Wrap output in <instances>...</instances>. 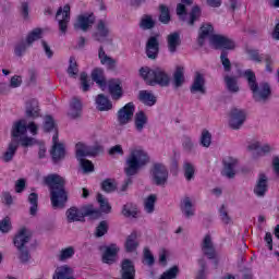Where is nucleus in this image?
I'll return each instance as SVG.
<instances>
[{"label":"nucleus","mask_w":279,"mask_h":279,"mask_svg":"<svg viewBox=\"0 0 279 279\" xmlns=\"http://www.w3.org/2000/svg\"><path fill=\"white\" fill-rule=\"evenodd\" d=\"M53 162H60L66 154L64 150V144H56L52 145V149L50 151Z\"/></svg>","instance_id":"36"},{"label":"nucleus","mask_w":279,"mask_h":279,"mask_svg":"<svg viewBox=\"0 0 279 279\" xmlns=\"http://www.w3.org/2000/svg\"><path fill=\"white\" fill-rule=\"evenodd\" d=\"M225 83H226L227 90L229 93H233V94L239 93V90H240L239 78L236 76L226 75Z\"/></svg>","instance_id":"37"},{"label":"nucleus","mask_w":279,"mask_h":279,"mask_svg":"<svg viewBox=\"0 0 279 279\" xmlns=\"http://www.w3.org/2000/svg\"><path fill=\"white\" fill-rule=\"evenodd\" d=\"M121 279H136V269L134 263L130 259H124L121 264Z\"/></svg>","instance_id":"21"},{"label":"nucleus","mask_w":279,"mask_h":279,"mask_svg":"<svg viewBox=\"0 0 279 279\" xmlns=\"http://www.w3.org/2000/svg\"><path fill=\"white\" fill-rule=\"evenodd\" d=\"M178 274H180V268L178 266H173L166 270L159 279H175L178 278Z\"/></svg>","instance_id":"54"},{"label":"nucleus","mask_w":279,"mask_h":279,"mask_svg":"<svg viewBox=\"0 0 279 279\" xmlns=\"http://www.w3.org/2000/svg\"><path fill=\"white\" fill-rule=\"evenodd\" d=\"M192 95L195 93H201V95H206V80L202 73L197 72L194 76L192 86L190 87Z\"/></svg>","instance_id":"20"},{"label":"nucleus","mask_w":279,"mask_h":279,"mask_svg":"<svg viewBox=\"0 0 279 279\" xmlns=\"http://www.w3.org/2000/svg\"><path fill=\"white\" fill-rule=\"evenodd\" d=\"M69 117L71 119H77L78 117H82V100L78 98H73L70 102V111Z\"/></svg>","instance_id":"31"},{"label":"nucleus","mask_w":279,"mask_h":279,"mask_svg":"<svg viewBox=\"0 0 279 279\" xmlns=\"http://www.w3.org/2000/svg\"><path fill=\"white\" fill-rule=\"evenodd\" d=\"M247 119V113L243 109L233 108L229 113V126L231 130H241Z\"/></svg>","instance_id":"10"},{"label":"nucleus","mask_w":279,"mask_h":279,"mask_svg":"<svg viewBox=\"0 0 279 279\" xmlns=\"http://www.w3.org/2000/svg\"><path fill=\"white\" fill-rule=\"evenodd\" d=\"M68 223H76L86 221V217L90 219H99L101 217V210L95 208L93 205H85L81 208L70 207L65 211Z\"/></svg>","instance_id":"4"},{"label":"nucleus","mask_w":279,"mask_h":279,"mask_svg":"<svg viewBox=\"0 0 279 279\" xmlns=\"http://www.w3.org/2000/svg\"><path fill=\"white\" fill-rule=\"evenodd\" d=\"M180 209L182 215H184L186 219H191V217H195V207L193 205V201L191 199V197L185 196L181 201Z\"/></svg>","instance_id":"25"},{"label":"nucleus","mask_w":279,"mask_h":279,"mask_svg":"<svg viewBox=\"0 0 279 279\" xmlns=\"http://www.w3.org/2000/svg\"><path fill=\"white\" fill-rule=\"evenodd\" d=\"M140 75L147 82L148 86H156L158 84L159 86H169V83L171 82V78L169 77V74L165 71L162 68H142L140 70Z\"/></svg>","instance_id":"5"},{"label":"nucleus","mask_w":279,"mask_h":279,"mask_svg":"<svg viewBox=\"0 0 279 279\" xmlns=\"http://www.w3.org/2000/svg\"><path fill=\"white\" fill-rule=\"evenodd\" d=\"M105 234H108V221L102 220L96 227L95 236L97 239H101V236H104Z\"/></svg>","instance_id":"53"},{"label":"nucleus","mask_w":279,"mask_h":279,"mask_svg":"<svg viewBox=\"0 0 279 279\" xmlns=\"http://www.w3.org/2000/svg\"><path fill=\"white\" fill-rule=\"evenodd\" d=\"M144 263L145 265H148V267L154 266V263H156V259L154 258V255L151 254V251L149 248H144Z\"/></svg>","instance_id":"63"},{"label":"nucleus","mask_w":279,"mask_h":279,"mask_svg":"<svg viewBox=\"0 0 279 279\" xmlns=\"http://www.w3.org/2000/svg\"><path fill=\"white\" fill-rule=\"evenodd\" d=\"M154 184L157 186H165L169 180V170L163 163H155L150 170Z\"/></svg>","instance_id":"8"},{"label":"nucleus","mask_w":279,"mask_h":279,"mask_svg":"<svg viewBox=\"0 0 279 279\" xmlns=\"http://www.w3.org/2000/svg\"><path fill=\"white\" fill-rule=\"evenodd\" d=\"M40 38H43V29L35 28L26 37L27 45L32 46V44L36 43V40H40Z\"/></svg>","instance_id":"47"},{"label":"nucleus","mask_w":279,"mask_h":279,"mask_svg":"<svg viewBox=\"0 0 279 279\" xmlns=\"http://www.w3.org/2000/svg\"><path fill=\"white\" fill-rule=\"evenodd\" d=\"M210 45L214 46V49H222V51L232 50V49H234V47H236V44L234 43V40H232L223 35L211 36Z\"/></svg>","instance_id":"12"},{"label":"nucleus","mask_w":279,"mask_h":279,"mask_svg":"<svg viewBox=\"0 0 279 279\" xmlns=\"http://www.w3.org/2000/svg\"><path fill=\"white\" fill-rule=\"evenodd\" d=\"M17 150H19V141L11 140V142L8 144L7 149L2 151L0 160H2V162H12V160H14V156H16Z\"/></svg>","instance_id":"19"},{"label":"nucleus","mask_w":279,"mask_h":279,"mask_svg":"<svg viewBox=\"0 0 279 279\" xmlns=\"http://www.w3.org/2000/svg\"><path fill=\"white\" fill-rule=\"evenodd\" d=\"M173 80H174L175 88H180V86L184 84V68L178 66L175 69V72L173 74Z\"/></svg>","instance_id":"46"},{"label":"nucleus","mask_w":279,"mask_h":279,"mask_svg":"<svg viewBox=\"0 0 279 279\" xmlns=\"http://www.w3.org/2000/svg\"><path fill=\"white\" fill-rule=\"evenodd\" d=\"M96 32L94 34L95 40L104 43L110 36V23L106 20H98L96 23Z\"/></svg>","instance_id":"16"},{"label":"nucleus","mask_w":279,"mask_h":279,"mask_svg":"<svg viewBox=\"0 0 279 279\" xmlns=\"http://www.w3.org/2000/svg\"><path fill=\"white\" fill-rule=\"evenodd\" d=\"M244 77L247 80L248 87L253 93V99L256 104H267L271 99V85L267 82L257 83L256 74L252 70L244 72Z\"/></svg>","instance_id":"3"},{"label":"nucleus","mask_w":279,"mask_h":279,"mask_svg":"<svg viewBox=\"0 0 279 279\" xmlns=\"http://www.w3.org/2000/svg\"><path fill=\"white\" fill-rule=\"evenodd\" d=\"M97 202H98V204H99V206H100V210H101L102 213L108 214V213H110V210H112V207H111L110 204L108 203V199H106V197H104V195L98 194V195H97Z\"/></svg>","instance_id":"56"},{"label":"nucleus","mask_w":279,"mask_h":279,"mask_svg":"<svg viewBox=\"0 0 279 279\" xmlns=\"http://www.w3.org/2000/svg\"><path fill=\"white\" fill-rule=\"evenodd\" d=\"M96 108L100 112H106L108 110H112V102L104 94H99L96 97Z\"/></svg>","instance_id":"29"},{"label":"nucleus","mask_w":279,"mask_h":279,"mask_svg":"<svg viewBox=\"0 0 279 279\" xmlns=\"http://www.w3.org/2000/svg\"><path fill=\"white\" fill-rule=\"evenodd\" d=\"M28 203L31 204L29 215L36 217V214L38 213V194L31 193L28 195Z\"/></svg>","instance_id":"45"},{"label":"nucleus","mask_w":279,"mask_h":279,"mask_svg":"<svg viewBox=\"0 0 279 279\" xmlns=\"http://www.w3.org/2000/svg\"><path fill=\"white\" fill-rule=\"evenodd\" d=\"M76 158L77 160H83L86 156H93L95 153L90 149V146L85 145L84 143H77L75 146Z\"/></svg>","instance_id":"34"},{"label":"nucleus","mask_w":279,"mask_h":279,"mask_svg":"<svg viewBox=\"0 0 279 279\" xmlns=\"http://www.w3.org/2000/svg\"><path fill=\"white\" fill-rule=\"evenodd\" d=\"M210 143H213V135L208 130H204L201 135V145L203 147H210Z\"/></svg>","instance_id":"58"},{"label":"nucleus","mask_w":279,"mask_h":279,"mask_svg":"<svg viewBox=\"0 0 279 279\" xmlns=\"http://www.w3.org/2000/svg\"><path fill=\"white\" fill-rule=\"evenodd\" d=\"M101 189L105 193H112V191H117V184H114V180L106 179L101 183Z\"/></svg>","instance_id":"57"},{"label":"nucleus","mask_w":279,"mask_h":279,"mask_svg":"<svg viewBox=\"0 0 279 279\" xmlns=\"http://www.w3.org/2000/svg\"><path fill=\"white\" fill-rule=\"evenodd\" d=\"M246 53L250 57V60H252L253 62L260 63L265 61L266 71L268 73H271L274 71V68H271L274 65V59L271 58V54H265V53L260 54L258 50H254V49H248Z\"/></svg>","instance_id":"11"},{"label":"nucleus","mask_w":279,"mask_h":279,"mask_svg":"<svg viewBox=\"0 0 279 279\" xmlns=\"http://www.w3.org/2000/svg\"><path fill=\"white\" fill-rule=\"evenodd\" d=\"M167 43H168V50L170 51V53H175V51H178V48L182 43L180 40V33H172L168 35Z\"/></svg>","instance_id":"32"},{"label":"nucleus","mask_w":279,"mask_h":279,"mask_svg":"<svg viewBox=\"0 0 279 279\" xmlns=\"http://www.w3.org/2000/svg\"><path fill=\"white\" fill-rule=\"evenodd\" d=\"M27 47H31L27 45V41L26 40H22L20 43L16 44L15 46V56H23V53H25L27 51Z\"/></svg>","instance_id":"62"},{"label":"nucleus","mask_w":279,"mask_h":279,"mask_svg":"<svg viewBox=\"0 0 279 279\" xmlns=\"http://www.w3.org/2000/svg\"><path fill=\"white\" fill-rule=\"evenodd\" d=\"M118 253L119 248L114 244L107 246L105 253L102 254V263H106L107 265H112V263L117 260Z\"/></svg>","instance_id":"28"},{"label":"nucleus","mask_w":279,"mask_h":279,"mask_svg":"<svg viewBox=\"0 0 279 279\" xmlns=\"http://www.w3.org/2000/svg\"><path fill=\"white\" fill-rule=\"evenodd\" d=\"M53 279H75V277H73V268L69 265L57 267Z\"/></svg>","instance_id":"27"},{"label":"nucleus","mask_w":279,"mask_h":279,"mask_svg":"<svg viewBox=\"0 0 279 279\" xmlns=\"http://www.w3.org/2000/svg\"><path fill=\"white\" fill-rule=\"evenodd\" d=\"M56 19L59 24L60 34H66L69 23L71 22V5L65 4L63 8L60 7L57 11Z\"/></svg>","instance_id":"9"},{"label":"nucleus","mask_w":279,"mask_h":279,"mask_svg":"<svg viewBox=\"0 0 279 279\" xmlns=\"http://www.w3.org/2000/svg\"><path fill=\"white\" fill-rule=\"evenodd\" d=\"M137 213L136 205L132 203H126L122 208V215L128 218H136Z\"/></svg>","instance_id":"44"},{"label":"nucleus","mask_w":279,"mask_h":279,"mask_svg":"<svg viewBox=\"0 0 279 279\" xmlns=\"http://www.w3.org/2000/svg\"><path fill=\"white\" fill-rule=\"evenodd\" d=\"M138 99L145 106H155L156 105V96L147 90H141L138 94Z\"/></svg>","instance_id":"41"},{"label":"nucleus","mask_w":279,"mask_h":279,"mask_svg":"<svg viewBox=\"0 0 279 279\" xmlns=\"http://www.w3.org/2000/svg\"><path fill=\"white\" fill-rule=\"evenodd\" d=\"M160 10V15H159V21L160 23H163V25H167L169 21H171V15L169 14V8L167 5L161 4L159 7Z\"/></svg>","instance_id":"52"},{"label":"nucleus","mask_w":279,"mask_h":279,"mask_svg":"<svg viewBox=\"0 0 279 279\" xmlns=\"http://www.w3.org/2000/svg\"><path fill=\"white\" fill-rule=\"evenodd\" d=\"M267 191H269V178H267L265 173H259L253 193L257 197H265Z\"/></svg>","instance_id":"17"},{"label":"nucleus","mask_w":279,"mask_h":279,"mask_svg":"<svg viewBox=\"0 0 279 279\" xmlns=\"http://www.w3.org/2000/svg\"><path fill=\"white\" fill-rule=\"evenodd\" d=\"M202 252L204 256H207L209 260H216L215 265L219 263V256L217 255V250H215V244L213 243V238L209 234L205 235L202 243Z\"/></svg>","instance_id":"13"},{"label":"nucleus","mask_w":279,"mask_h":279,"mask_svg":"<svg viewBox=\"0 0 279 279\" xmlns=\"http://www.w3.org/2000/svg\"><path fill=\"white\" fill-rule=\"evenodd\" d=\"M80 80L83 93H88V90H90V84H88V74L85 72L81 73Z\"/></svg>","instance_id":"64"},{"label":"nucleus","mask_w":279,"mask_h":279,"mask_svg":"<svg viewBox=\"0 0 279 279\" xmlns=\"http://www.w3.org/2000/svg\"><path fill=\"white\" fill-rule=\"evenodd\" d=\"M75 256V247L69 246L60 251L59 260L64 262Z\"/></svg>","instance_id":"51"},{"label":"nucleus","mask_w":279,"mask_h":279,"mask_svg":"<svg viewBox=\"0 0 279 279\" xmlns=\"http://www.w3.org/2000/svg\"><path fill=\"white\" fill-rule=\"evenodd\" d=\"M183 173L187 182L195 180V165L189 160L183 161Z\"/></svg>","instance_id":"40"},{"label":"nucleus","mask_w":279,"mask_h":279,"mask_svg":"<svg viewBox=\"0 0 279 279\" xmlns=\"http://www.w3.org/2000/svg\"><path fill=\"white\" fill-rule=\"evenodd\" d=\"M236 167V160L235 159H228L223 161V170L222 175L226 178L232 179L234 175H236V171L234 170Z\"/></svg>","instance_id":"30"},{"label":"nucleus","mask_w":279,"mask_h":279,"mask_svg":"<svg viewBox=\"0 0 279 279\" xmlns=\"http://www.w3.org/2000/svg\"><path fill=\"white\" fill-rule=\"evenodd\" d=\"M160 51V44L158 43V38L150 37L146 44V56L150 60H156L158 58V53Z\"/></svg>","instance_id":"24"},{"label":"nucleus","mask_w":279,"mask_h":279,"mask_svg":"<svg viewBox=\"0 0 279 279\" xmlns=\"http://www.w3.org/2000/svg\"><path fill=\"white\" fill-rule=\"evenodd\" d=\"M78 162L84 173H93V171H95V166L93 165V161L88 159H80Z\"/></svg>","instance_id":"59"},{"label":"nucleus","mask_w":279,"mask_h":279,"mask_svg":"<svg viewBox=\"0 0 279 279\" xmlns=\"http://www.w3.org/2000/svg\"><path fill=\"white\" fill-rule=\"evenodd\" d=\"M195 147H197V145L195 144V142H193V140L191 137L185 136L183 138V149H184V151H186L187 154H194Z\"/></svg>","instance_id":"55"},{"label":"nucleus","mask_w":279,"mask_h":279,"mask_svg":"<svg viewBox=\"0 0 279 279\" xmlns=\"http://www.w3.org/2000/svg\"><path fill=\"white\" fill-rule=\"evenodd\" d=\"M124 247H125L126 252H136V250L138 247V235L136 234V232H132L126 238Z\"/></svg>","instance_id":"38"},{"label":"nucleus","mask_w":279,"mask_h":279,"mask_svg":"<svg viewBox=\"0 0 279 279\" xmlns=\"http://www.w3.org/2000/svg\"><path fill=\"white\" fill-rule=\"evenodd\" d=\"M109 93L116 101L123 97V87H121V81L119 78H112L108 82Z\"/></svg>","instance_id":"22"},{"label":"nucleus","mask_w":279,"mask_h":279,"mask_svg":"<svg viewBox=\"0 0 279 279\" xmlns=\"http://www.w3.org/2000/svg\"><path fill=\"white\" fill-rule=\"evenodd\" d=\"M134 125L136 132L141 133L143 130H145V126L147 125V114H145L144 111H138L135 113Z\"/></svg>","instance_id":"35"},{"label":"nucleus","mask_w":279,"mask_h":279,"mask_svg":"<svg viewBox=\"0 0 279 279\" xmlns=\"http://www.w3.org/2000/svg\"><path fill=\"white\" fill-rule=\"evenodd\" d=\"M156 26V22L151 19L150 15H144L140 23V28L147 31V29H154Z\"/></svg>","instance_id":"48"},{"label":"nucleus","mask_w":279,"mask_h":279,"mask_svg":"<svg viewBox=\"0 0 279 279\" xmlns=\"http://www.w3.org/2000/svg\"><path fill=\"white\" fill-rule=\"evenodd\" d=\"M248 151H253V156H265L271 151V146L269 144L262 145L258 141H253L247 146Z\"/></svg>","instance_id":"23"},{"label":"nucleus","mask_w":279,"mask_h":279,"mask_svg":"<svg viewBox=\"0 0 279 279\" xmlns=\"http://www.w3.org/2000/svg\"><path fill=\"white\" fill-rule=\"evenodd\" d=\"M158 197L156 194H150L145 201H144V210L148 214L151 215L156 208V201Z\"/></svg>","instance_id":"43"},{"label":"nucleus","mask_w":279,"mask_h":279,"mask_svg":"<svg viewBox=\"0 0 279 279\" xmlns=\"http://www.w3.org/2000/svg\"><path fill=\"white\" fill-rule=\"evenodd\" d=\"M95 24V15L92 13L81 14L76 17L74 23V29H81L82 32H88L89 27Z\"/></svg>","instance_id":"15"},{"label":"nucleus","mask_w":279,"mask_h":279,"mask_svg":"<svg viewBox=\"0 0 279 279\" xmlns=\"http://www.w3.org/2000/svg\"><path fill=\"white\" fill-rule=\"evenodd\" d=\"M135 110L136 107L134 106V102H129L124 107L119 109L117 114L119 125H128V123L132 121Z\"/></svg>","instance_id":"14"},{"label":"nucleus","mask_w":279,"mask_h":279,"mask_svg":"<svg viewBox=\"0 0 279 279\" xmlns=\"http://www.w3.org/2000/svg\"><path fill=\"white\" fill-rule=\"evenodd\" d=\"M181 2L182 3H179L177 5L178 16L181 19V21H186L187 25H195V21H199V16H202V9L198 5H194L189 14V19L186 20L185 5H193V0H181Z\"/></svg>","instance_id":"7"},{"label":"nucleus","mask_w":279,"mask_h":279,"mask_svg":"<svg viewBox=\"0 0 279 279\" xmlns=\"http://www.w3.org/2000/svg\"><path fill=\"white\" fill-rule=\"evenodd\" d=\"M215 32V27L213 24L205 23L201 26L198 33V45L204 47V43H206V38H213V33Z\"/></svg>","instance_id":"26"},{"label":"nucleus","mask_w":279,"mask_h":279,"mask_svg":"<svg viewBox=\"0 0 279 279\" xmlns=\"http://www.w3.org/2000/svg\"><path fill=\"white\" fill-rule=\"evenodd\" d=\"M220 60L225 71L230 72L232 70V63L230 62V59H228V52L226 50H222Z\"/></svg>","instance_id":"60"},{"label":"nucleus","mask_w":279,"mask_h":279,"mask_svg":"<svg viewBox=\"0 0 279 279\" xmlns=\"http://www.w3.org/2000/svg\"><path fill=\"white\" fill-rule=\"evenodd\" d=\"M218 213H219V217H220V220L222 221V223H225L226 226H228V223H232V218L230 217V214L228 213V206L221 205Z\"/></svg>","instance_id":"50"},{"label":"nucleus","mask_w":279,"mask_h":279,"mask_svg":"<svg viewBox=\"0 0 279 279\" xmlns=\"http://www.w3.org/2000/svg\"><path fill=\"white\" fill-rule=\"evenodd\" d=\"M198 266L201 267L196 274V279H206V259H198Z\"/></svg>","instance_id":"61"},{"label":"nucleus","mask_w":279,"mask_h":279,"mask_svg":"<svg viewBox=\"0 0 279 279\" xmlns=\"http://www.w3.org/2000/svg\"><path fill=\"white\" fill-rule=\"evenodd\" d=\"M26 117H31L32 119H37L40 117V109L38 108V100H31L26 105Z\"/></svg>","instance_id":"39"},{"label":"nucleus","mask_w":279,"mask_h":279,"mask_svg":"<svg viewBox=\"0 0 279 279\" xmlns=\"http://www.w3.org/2000/svg\"><path fill=\"white\" fill-rule=\"evenodd\" d=\"M98 58L100 60V64H104L105 66H108L109 69L114 68L117 64V60L112 59V57H109L106 53V50H104L102 46L99 47Z\"/></svg>","instance_id":"33"},{"label":"nucleus","mask_w":279,"mask_h":279,"mask_svg":"<svg viewBox=\"0 0 279 279\" xmlns=\"http://www.w3.org/2000/svg\"><path fill=\"white\" fill-rule=\"evenodd\" d=\"M44 182L50 190V202L53 208H64L69 202V194L64 189L66 181L59 174H48Z\"/></svg>","instance_id":"1"},{"label":"nucleus","mask_w":279,"mask_h":279,"mask_svg":"<svg viewBox=\"0 0 279 279\" xmlns=\"http://www.w3.org/2000/svg\"><path fill=\"white\" fill-rule=\"evenodd\" d=\"M150 162L149 154L142 147L131 148L125 159L124 173L128 178L137 175Z\"/></svg>","instance_id":"2"},{"label":"nucleus","mask_w":279,"mask_h":279,"mask_svg":"<svg viewBox=\"0 0 279 279\" xmlns=\"http://www.w3.org/2000/svg\"><path fill=\"white\" fill-rule=\"evenodd\" d=\"M70 64L68 66V74L70 77L74 80L77 78V74L80 73V69H77V61H75L74 57H71L69 60Z\"/></svg>","instance_id":"49"},{"label":"nucleus","mask_w":279,"mask_h":279,"mask_svg":"<svg viewBox=\"0 0 279 279\" xmlns=\"http://www.w3.org/2000/svg\"><path fill=\"white\" fill-rule=\"evenodd\" d=\"M26 135L27 121L24 119L15 121L11 130L12 141H17V143H21L22 147H32V145H36V140L33 137H27Z\"/></svg>","instance_id":"6"},{"label":"nucleus","mask_w":279,"mask_h":279,"mask_svg":"<svg viewBox=\"0 0 279 279\" xmlns=\"http://www.w3.org/2000/svg\"><path fill=\"white\" fill-rule=\"evenodd\" d=\"M32 239V232L27 228H22L19 230L14 238V245L17 250L24 248L27 242Z\"/></svg>","instance_id":"18"},{"label":"nucleus","mask_w":279,"mask_h":279,"mask_svg":"<svg viewBox=\"0 0 279 279\" xmlns=\"http://www.w3.org/2000/svg\"><path fill=\"white\" fill-rule=\"evenodd\" d=\"M92 80L93 82H96L100 88H106V76L101 69H95L92 72Z\"/></svg>","instance_id":"42"}]
</instances>
